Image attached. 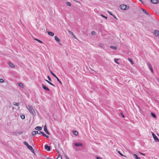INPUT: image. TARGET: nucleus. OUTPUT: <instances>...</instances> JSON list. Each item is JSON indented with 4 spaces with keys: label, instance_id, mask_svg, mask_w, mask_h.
<instances>
[{
    "label": "nucleus",
    "instance_id": "c9c22d12",
    "mask_svg": "<svg viewBox=\"0 0 159 159\" xmlns=\"http://www.w3.org/2000/svg\"><path fill=\"white\" fill-rule=\"evenodd\" d=\"M101 16H102V17H103L105 18V19H107V17L104 16V15H103L102 14H101Z\"/></svg>",
    "mask_w": 159,
    "mask_h": 159
},
{
    "label": "nucleus",
    "instance_id": "f257e3e1",
    "mask_svg": "<svg viewBox=\"0 0 159 159\" xmlns=\"http://www.w3.org/2000/svg\"><path fill=\"white\" fill-rule=\"evenodd\" d=\"M29 108L27 107V108L29 110L30 113L32 114L34 116L36 115V113L34 111V109L30 105H29Z\"/></svg>",
    "mask_w": 159,
    "mask_h": 159
},
{
    "label": "nucleus",
    "instance_id": "f3484780",
    "mask_svg": "<svg viewBox=\"0 0 159 159\" xmlns=\"http://www.w3.org/2000/svg\"><path fill=\"white\" fill-rule=\"evenodd\" d=\"M48 34L50 35H51L52 36H53L54 35V33H53L52 32L49 31V32H48Z\"/></svg>",
    "mask_w": 159,
    "mask_h": 159
},
{
    "label": "nucleus",
    "instance_id": "2eb2a0df",
    "mask_svg": "<svg viewBox=\"0 0 159 159\" xmlns=\"http://www.w3.org/2000/svg\"><path fill=\"white\" fill-rule=\"evenodd\" d=\"M9 66L12 68H14L15 67V66L12 63L9 62Z\"/></svg>",
    "mask_w": 159,
    "mask_h": 159
},
{
    "label": "nucleus",
    "instance_id": "6e6d98bb",
    "mask_svg": "<svg viewBox=\"0 0 159 159\" xmlns=\"http://www.w3.org/2000/svg\"><path fill=\"white\" fill-rule=\"evenodd\" d=\"M158 81L159 82V79L158 80Z\"/></svg>",
    "mask_w": 159,
    "mask_h": 159
},
{
    "label": "nucleus",
    "instance_id": "c85d7f7f",
    "mask_svg": "<svg viewBox=\"0 0 159 159\" xmlns=\"http://www.w3.org/2000/svg\"><path fill=\"white\" fill-rule=\"evenodd\" d=\"M110 48H112L114 50H116L117 48L116 47L114 46H110Z\"/></svg>",
    "mask_w": 159,
    "mask_h": 159
},
{
    "label": "nucleus",
    "instance_id": "1a4fd4ad",
    "mask_svg": "<svg viewBox=\"0 0 159 159\" xmlns=\"http://www.w3.org/2000/svg\"><path fill=\"white\" fill-rule=\"evenodd\" d=\"M42 87L45 90L50 91L49 89L43 84H42Z\"/></svg>",
    "mask_w": 159,
    "mask_h": 159
},
{
    "label": "nucleus",
    "instance_id": "4c0bfd02",
    "mask_svg": "<svg viewBox=\"0 0 159 159\" xmlns=\"http://www.w3.org/2000/svg\"><path fill=\"white\" fill-rule=\"evenodd\" d=\"M4 82V80L2 79H0V82L1 83H2Z\"/></svg>",
    "mask_w": 159,
    "mask_h": 159
},
{
    "label": "nucleus",
    "instance_id": "09e8293b",
    "mask_svg": "<svg viewBox=\"0 0 159 159\" xmlns=\"http://www.w3.org/2000/svg\"><path fill=\"white\" fill-rule=\"evenodd\" d=\"M97 159H102V158L99 157H97Z\"/></svg>",
    "mask_w": 159,
    "mask_h": 159
},
{
    "label": "nucleus",
    "instance_id": "b1692460",
    "mask_svg": "<svg viewBox=\"0 0 159 159\" xmlns=\"http://www.w3.org/2000/svg\"><path fill=\"white\" fill-rule=\"evenodd\" d=\"M151 115L154 118H156V115L154 113H153V112H151Z\"/></svg>",
    "mask_w": 159,
    "mask_h": 159
},
{
    "label": "nucleus",
    "instance_id": "a19ab883",
    "mask_svg": "<svg viewBox=\"0 0 159 159\" xmlns=\"http://www.w3.org/2000/svg\"><path fill=\"white\" fill-rule=\"evenodd\" d=\"M139 153L141 155H143V156H145V154L143 153H142V152H139Z\"/></svg>",
    "mask_w": 159,
    "mask_h": 159
},
{
    "label": "nucleus",
    "instance_id": "7c9ffc66",
    "mask_svg": "<svg viewBox=\"0 0 159 159\" xmlns=\"http://www.w3.org/2000/svg\"><path fill=\"white\" fill-rule=\"evenodd\" d=\"M20 117L23 120L25 119V115H22L21 116H20Z\"/></svg>",
    "mask_w": 159,
    "mask_h": 159
},
{
    "label": "nucleus",
    "instance_id": "bb28decb",
    "mask_svg": "<svg viewBox=\"0 0 159 159\" xmlns=\"http://www.w3.org/2000/svg\"><path fill=\"white\" fill-rule=\"evenodd\" d=\"M31 134H32V135L33 136H34V135H35L36 134H36V131H33L32 132Z\"/></svg>",
    "mask_w": 159,
    "mask_h": 159
},
{
    "label": "nucleus",
    "instance_id": "aec40b11",
    "mask_svg": "<svg viewBox=\"0 0 159 159\" xmlns=\"http://www.w3.org/2000/svg\"><path fill=\"white\" fill-rule=\"evenodd\" d=\"M54 39L57 42H59L60 41V39L58 38L57 36L54 37Z\"/></svg>",
    "mask_w": 159,
    "mask_h": 159
},
{
    "label": "nucleus",
    "instance_id": "37998d69",
    "mask_svg": "<svg viewBox=\"0 0 159 159\" xmlns=\"http://www.w3.org/2000/svg\"><path fill=\"white\" fill-rule=\"evenodd\" d=\"M39 131H40V130L36 131V134H40L39 133Z\"/></svg>",
    "mask_w": 159,
    "mask_h": 159
},
{
    "label": "nucleus",
    "instance_id": "49530a36",
    "mask_svg": "<svg viewBox=\"0 0 159 159\" xmlns=\"http://www.w3.org/2000/svg\"><path fill=\"white\" fill-rule=\"evenodd\" d=\"M112 16L113 17H114L115 19H116V20H117V18L115 16H114V15H113V16Z\"/></svg>",
    "mask_w": 159,
    "mask_h": 159
},
{
    "label": "nucleus",
    "instance_id": "9b49d317",
    "mask_svg": "<svg viewBox=\"0 0 159 159\" xmlns=\"http://www.w3.org/2000/svg\"><path fill=\"white\" fill-rule=\"evenodd\" d=\"M151 2L153 4H157L159 1L158 0H151Z\"/></svg>",
    "mask_w": 159,
    "mask_h": 159
},
{
    "label": "nucleus",
    "instance_id": "473e14b6",
    "mask_svg": "<svg viewBox=\"0 0 159 159\" xmlns=\"http://www.w3.org/2000/svg\"><path fill=\"white\" fill-rule=\"evenodd\" d=\"M19 85L20 87H21L23 88L24 87V85L23 84L21 83H20L19 84Z\"/></svg>",
    "mask_w": 159,
    "mask_h": 159
},
{
    "label": "nucleus",
    "instance_id": "6e6552de",
    "mask_svg": "<svg viewBox=\"0 0 159 159\" xmlns=\"http://www.w3.org/2000/svg\"><path fill=\"white\" fill-rule=\"evenodd\" d=\"M44 130L45 133L48 135H50V133L48 132L46 125H45L44 127Z\"/></svg>",
    "mask_w": 159,
    "mask_h": 159
},
{
    "label": "nucleus",
    "instance_id": "72a5a7b5",
    "mask_svg": "<svg viewBox=\"0 0 159 159\" xmlns=\"http://www.w3.org/2000/svg\"><path fill=\"white\" fill-rule=\"evenodd\" d=\"M117 152L121 156H124L125 157V156L123 155L122 153H121L120 151H118Z\"/></svg>",
    "mask_w": 159,
    "mask_h": 159
},
{
    "label": "nucleus",
    "instance_id": "3c124183",
    "mask_svg": "<svg viewBox=\"0 0 159 159\" xmlns=\"http://www.w3.org/2000/svg\"><path fill=\"white\" fill-rule=\"evenodd\" d=\"M56 151L58 154L59 153V152L58 150H56Z\"/></svg>",
    "mask_w": 159,
    "mask_h": 159
},
{
    "label": "nucleus",
    "instance_id": "5fc2aeb1",
    "mask_svg": "<svg viewBox=\"0 0 159 159\" xmlns=\"http://www.w3.org/2000/svg\"><path fill=\"white\" fill-rule=\"evenodd\" d=\"M58 146H59V144H58Z\"/></svg>",
    "mask_w": 159,
    "mask_h": 159
},
{
    "label": "nucleus",
    "instance_id": "58836bf2",
    "mask_svg": "<svg viewBox=\"0 0 159 159\" xmlns=\"http://www.w3.org/2000/svg\"><path fill=\"white\" fill-rule=\"evenodd\" d=\"M47 77H48V80L50 81H52V80H51V78L48 75V76H47Z\"/></svg>",
    "mask_w": 159,
    "mask_h": 159
},
{
    "label": "nucleus",
    "instance_id": "dca6fc26",
    "mask_svg": "<svg viewBox=\"0 0 159 159\" xmlns=\"http://www.w3.org/2000/svg\"><path fill=\"white\" fill-rule=\"evenodd\" d=\"M45 80L49 84H50L51 85L53 86L54 87H55V85L54 84H53L51 82H50V81H49L48 80Z\"/></svg>",
    "mask_w": 159,
    "mask_h": 159
},
{
    "label": "nucleus",
    "instance_id": "9d476101",
    "mask_svg": "<svg viewBox=\"0 0 159 159\" xmlns=\"http://www.w3.org/2000/svg\"><path fill=\"white\" fill-rule=\"evenodd\" d=\"M23 132L22 131H20L18 132H14V134L15 135L17 136L18 135H20L23 134Z\"/></svg>",
    "mask_w": 159,
    "mask_h": 159
},
{
    "label": "nucleus",
    "instance_id": "de8ad7c7",
    "mask_svg": "<svg viewBox=\"0 0 159 159\" xmlns=\"http://www.w3.org/2000/svg\"><path fill=\"white\" fill-rule=\"evenodd\" d=\"M44 137H46L47 139H48L49 137L48 136L46 135V136H45Z\"/></svg>",
    "mask_w": 159,
    "mask_h": 159
},
{
    "label": "nucleus",
    "instance_id": "2f4dec72",
    "mask_svg": "<svg viewBox=\"0 0 159 159\" xmlns=\"http://www.w3.org/2000/svg\"><path fill=\"white\" fill-rule=\"evenodd\" d=\"M55 78H56V79H57V80L61 84H62L61 82L60 81V80H59V79H58V78L57 77H56Z\"/></svg>",
    "mask_w": 159,
    "mask_h": 159
},
{
    "label": "nucleus",
    "instance_id": "e433bc0d",
    "mask_svg": "<svg viewBox=\"0 0 159 159\" xmlns=\"http://www.w3.org/2000/svg\"><path fill=\"white\" fill-rule=\"evenodd\" d=\"M57 158L58 159H62V156L61 155L59 154Z\"/></svg>",
    "mask_w": 159,
    "mask_h": 159
},
{
    "label": "nucleus",
    "instance_id": "412c9836",
    "mask_svg": "<svg viewBox=\"0 0 159 159\" xmlns=\"http://www.w3.org/2000/svg\"><path fill=\"white\" fill-rule=\"evenodd\" d=\"M42 127L40 126H37L35 128V129L36 130H41L42 129Z\"/></svg>",
    "mask_w": 159,
    "mask_h": 159
},
{
    "label": "nucleus",
    "instance_id": "f704fd0d",
    "mask_svg": "<svg viewBox=\"0 0 159 159\" xmlns=\"http://www.w3.org/2000/svg\"><path fill=\"white\" fill-rule=\"evenodd\" d=\"M66 5L69 6H71V3L69 2H66Z\"/></svg>",
    "mask_w": 159,
    "mask_h": 159
},
{
    "label": "nucleus",
    "instance_id": "8fccbe9b",
    "mask_svg": "<svg viewBox=\"0 0 159 159\" xmlns=\"http://www.w3.org/2000/svg\"><path fill=\"white\" fill-rule=\"evenodd\" d=\"M142 3H143V2L142 0H139Z\"/></svg>",
    "mask_w": 159,
    "mask_h": 159
},
{
    "label": "nucleus",
    "instance_id": "6ab92c4d",
    "mask_svg": "<svg viewBox=\"0 0 159 159\" xmlns=\"http://www.w3.org/2000/svg\"><path fill=\"white\" fill-rule=\"evenodd\" d=\"M68 31L70 34H71L74 37L76 38L75 35L74 34V33L72 32L69 30H68Z\"/></svg>",
    "mask_w": 159,
    "mask_h": 159
},
{
    "label": "nucleus",
    "instance_id": "864d4df0",
    "mask_svg": "<svg viewBox=\"0 0 159 159\" xmlns=\"http://www.w3.org/2000/svg\"><path fill=\"white\" fill-rule=\"evenodd\" d=\"M59 44H60V45H61V44L60 43H59Z\"/></svg>",
    "mask_w": 159,
    "mask_h": 159
},
{
    "label": "nucleus",
    "instance_id": "c756f323",
    "mask_svg": "<svg viewBox=\"0 0 159 159\" xmlns=\"http://www.w3.org/2000/svg\"><path fill=\"white\" fill-rule=\"evenodd\" d=\"M119 60V59H116V58H115L114 59V61H115V62L116 63V64H119V63L118 62V60Z\"/></svg>",
    "mask_w": 159,
    "mask_h": 159
},
{
    "label": "nucleus",
    "instance_id": "4be33fe9",
    "mask_svg": "<svg viewBox=\"0 0 159 159\" xmlns=\"http://www.w3.org/2000/svg\"><path fill=\"white\" fill-rule=\"evenodd\" d=\"M128 60L132 64H134V62L131 58H128Z\"/></svg>",
    "mask_w": 159,
    "mask_h": 159
},
{
    "label": "nucleus",
    "instance_id": "5701e85b",
    "mask_svg": "<svg viewBox=\"0 0 159 159\" xmlns=\"http://www.w3.org/2000/svg\"><path fill=\"white\" fill-rule=\"evenodd\" d=\"M49 70L50 71V72L51 73V74L55 78L57 76H56L49 69Z\"/></svg>",
    "mask_w": 159,
    "mask_h": 159
},
{
    "label": "nucleus",
    "instance_id": "a18cd8bd",
    "mask_svg": "<svg viewBox=\"0 0 159 159\" xmlns=\"http://www.w3.org/2000/svg\"><path fill=\"white\" fill-rule=\"evenodd\" d=\"M65 157L66 159H70L67 156V155H65Z\"/></svg>",
    "mask_w": 159,
    "mask_h": 159
},
{
    "label": "nucleus",
    "instance_id": "c03bdc74",
    "mask_svg": "<svg viewBox=\"0 0 159 159\" xmlns=\"http://www.w3.org/2000/svg\"><path fill=\"white\" fill-rule=\"evenodd\" d=\"M92 34H93V35H94L95 34V31H93L92 32Z\"/></svg>",
    "mask_w": 159,
    "mask_h": 159
},
{
    "label": "nucleus",
    "instance_id": "39448f33",
    "mask_svg": "<svg viewBox=\"0 0 159 159\" xmlns=\"http://www.w3.org/2000/svg\"><path fill=\"white\" fill-rule=\"evenodd\" d=\"M152 135L154 139L156 142H157L159 141V140L157 137L153 133L152 134Z\"/></svg>",
    "mask_w": 159,
    "mask_h": 159
},
{
    "label": "nucleus",
    "instance_id": "a878e982",
    "mask_svg": "<svg viewBox=\"0 0 159 159\" xmlns=\"http://www.w3.org/2000/svg\"><path fill=\"white\" fill-rule=\"evenodd\" d=\"M39 133L41 134L44 137L46 135V134L43 132L39 131Z\"/></svg>",
    "mask_w": 159,
    "mask_h": 159
},
{
    "label": "nucleus",
    "instance_id": "20e7f679",
    "mask_svg": "<svg viewBox=\"0 0 159 159\" xmlns=\"http://www.w3.org/2000/svg\"><path fill=\"white\" fill-rule=\"evenodd\" d=\"M74 145L75 146L78 147L79 146L83 147V144L82 143H74Z\"/></svg>",
    "mask_w": 159,
    "mask_h": 159
},
{
    "label": "nucleus",
    "instance_id": "cd10ccee",
    "mask_svg": "<svg viewBox=\"0 0 159 159\" xmlns=\"http://www.w3.org/2000/svg\"><path fill=\"white\" fill-rule=\"evenodd\" d=\"M13 104L15 106H19L20 104L18 102H14L13 103Z\"/></svg>",
    "mask_w": 159,
    "mask_h": 159
},
{
    "label": "nucleus",
    "instance_id": "a211bd4d",
    "mask_svg": "<svg viewBox=\"0 0 159 159\" xmlns=\"http://www.w3.org/2000/svg\"><path fill=\"white\" fill-rule=\"evenodd\" d=\"M73 133L76 136H77L78 135V132L76 130H73Z\"/></svg>",
    "mask_w": 159,
    "mask_h": 159
},
{
    "label": "nucleus",
    "instance_id": "79ce46f5",
    "mask_svg": "<svg viewBox=\"0 0 159 159\" xmlns=\"http://www.w3.org/2000/svg\"><path fill=\"white\" fill-rule=\"evenodd\" d=\"M121 115L122 116L123 118H125V116L124 115H123V113L121 112Z\"/></svg>",
    "mask_w": 159,
    "mask_h": 159
},
{
    "label": "nucleus",
    "instance_id": "f03ea898",
    "mask_svg": "<svg viewBox=\"0 0 159 159\" xmlns=\"http://www.w3.org/2000/svg\"><path fill=\"white\" fill-rule=\"evenodd\" d=\"M23 143L25 145L27 146L28 148L33 153H34V150L33 148L27 142L24 141Z\"/></svg>",
    "mask_w": 159,
    "mask_h": 159
},
{
    "label": "nucleus",
    "instance_id": "f8f14e48",
    "mask_svg": "<svg viewBox=\"0 0 159 159\" xmlns=\"http://www.w3.org/2000/svg\"><path fill=\"white\" fill-rule=\"evenodd\" d=\"M133 156L135 159H141V158L139 157H138L136 154H134Z\"/></svg>",
    "mask_w": 159,
    "mask_h": 159
},
{
    "label": "nucleus",
    "instance_id": "423d86ee",
    "mask_svg": "<svg viewBox=\"0 0 159 159\" xmlns=\"http://www.w3.org/2000/svg\"><path fill=\"white\" fill-rule=\"evenodd\" d=\"M44 148L47 151H49L51 150V147L50 146H48V145L46 144L44 146Z\"/></svg>",
    "mask_w": 159,
    "mask_h": 159
},
{
    "label": "nucleus",
    "instance_id": "0eeeda50",
    "mask_svg": "<svg viewBox=\"0 0 159 159\" xmlns=\"http://www.w3.org/2000/svg\"><path fill=\"white\" fill-rule=\"evenodd\" d=\"M148 66L151 72L152 73H153V69L152 68V67L151 65V64H150V63L149 62L148 63Z\"/></svg>",
    "mask_w": 159,
    "mask_h": 159
},
{
    "label": "nucleus",
    "instance_id": "ea45409f",
    "mask_svg": "<svg viewBox=\"0 0 159 159\" xmlns=\"http://www.w3.org/2000/svg\"><path fill=\"white\" fill-rule=\"evenodd\" d=\"M107 12L111 16H113V14L111 12L109 11H107Z\"/></svg>",
    "mask_w": 159,
    "mask_h": 159
},
{
    "label": "nucleus",
    "instance_id": "ddd939ff",
    "mask_svg": "<svg viewBox=\"0 0 159 159\" xmlns=\"http://www.w3.org/2000/svg\"><path fill=\"white\" fill-rule=\"evenodd\" d=\"M155 36H157L159 35V31L157 30H155L154 32Z\"/></svg>",
    "mask_w": 159,
    "mask_h": 159
},
{
    "label": "nucleus",
    "instance_id": "603ef678",
    "mask_svg": "<svg viewBox=\"0 0 159 159\" xmlns=\"http://www.w3.org/2000/svg\"><path fill=\"white\" fill-rule=\"evenodd\" d=\"M48 159H51V158H50V157H48Z\"/></svg>",
    "mask_w": 159,
    "mask_h": 159
},
{
    "label": "nucleus",
    "instance_id": "4468645a",
    "mask_svg": "<svg viewBox=\"0 0 159 159\" xmlns=\"http://www.w3.org/2000/svg\"><path fill=\"white\" fill-rule=\"evenodd\" d=\"M141 10L143 11V13H145L146 15H147L149 16H150L149 14L146 11L145 9H144L143 8H141Z\"/></svg>",
    "mask_w": 159,
    "mask_h": 159
},
{
    "label": "nucleus",
    "instance_id": "393cba45",
    "mask_svg": "<svg viewBox=\"0 0 159 159\" xmlns=\"http://www.w3.org/2000/svg\"><path fill=\"white\" fill-rule=\"evenodd\" d=\"M34 39L36 41H37L38 42H39V43H43V42L41 40H40L39 39H38L36 38H34Z\"/></svg>",
    "mask_w": 159,
    "mask_h": 159
},
{
    "label": "nucleus",
    "instance_id": "7ed1b4c3",
    "mask_svg": "<svg viewBox=\"0 0 159 159\" xmlns=\"http://www.w3.org/2000/svg\"><path fill=\"white\" fill-rule=\"evenodd\" d=\"M120 8L121 9L123 10H125L126 9H129V6L127 7V6L124 4H121L120 6Z\"/></svg>",
    "mask_w": 159,
    "mask_h": 159
}]
</instances>
